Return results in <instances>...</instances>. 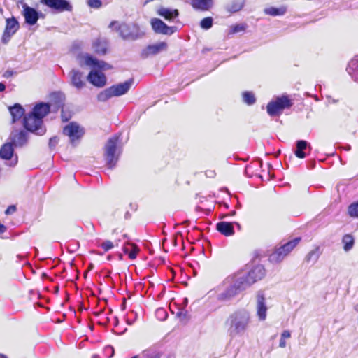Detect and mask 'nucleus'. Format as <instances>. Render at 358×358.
I'll use <instances>...</instances> for the list:
<instances>
[{"label":"nucleus","mask_w":358,"mask_h":358,"mask_svg":"<svg viewBox=\"0 0 358 358\" xmlns=\"http://www.w3.org/2000/svg\"><path fill=\"white\" fill-rule=\"evenodd\" d=\"M50 112V105L41 102L33 108L32 111L25 115L23 118L24 129L38 136L43 135L46 129L43 125V119Z\"/></svg>","instance_id":"1"},{"label":"nucleus","mask_w":358,"mask_h":358,"mask_svg":"<svg viewBox=\"0 0 358 358\" xmlns=\"http://www.w3.org/2000/svg\"><path fill=\"white\" fill-rule=\"evenodd\" d=\"M227 322L230 336H242L249 328L251 322L250 314L245 309L237 310L229 315Z\"/></svg>","instance_id":"2"},{"label":"nucleus","mask_w":358,"mask_h":358,"mask_svg":"<svg viewBox=\"0 0 358 358\" xmlns=\"http://www.w3.org/2000/svg\"><path fill=\"white\" fill-rule=\"evenodd\" d=\"M109 28H113L123 40L134 41L142 38L145 36V31L135 22H121L112 21Z\"/></svg>","instance_id":"3"},{"label":"nucleus","mask_w":358,"mask_h":358,"mask_svg":"<svg viewBox=\"0 0 358 358\" xmlns=\"http://www.w3.org/2000/svg\"><path fill=\"white\" fill-rule=\"evenodd\" d=\"M226 287L225 289L217 294V299L220 302H227L238 295L241 292L245 290L238 281L236 275L228 276L222 282Z\"/></svg>","instance_id":"4"},{"label":"nucleus","mask_w":358,"mask_h":358,"mask_svg":"<svg viewBox=\"0 0 358 358\" xmlns=\"http://www.w3.org/2000/svg\"><path fill=\"white\" fill-rule=\"evenodd\" d=\"M234 275L244 289H246L257 281L264 278L266 275V270L262 265H257L248 273L238 272Z\"/></svg>","instance_id":"5"},{"label":"nucleus","mask_w":358,"mask_h":358,"mask_svg":"<svg viewBox=\"0 0 358 358\" xmlns=\"http://www.w3.org/2000/svg\"><path fill=\"white\" fill-rule=\"evenodd\" d=\"M134 83V78H130L124 83L113 85L101 91L97 95V100L101 102H105L113 96L124 95L128 92Z\"/></svg>","instance_id":"6"},{"label":"nucleus","mask_w":358,"mask_h":358,"mask_svg":"<svg viewBox=\"0 0 358 358\" xmlns=\"http://www.w3.org/2000/svg\"><path fill=\"white\" fill-rule=\"evenodd\" d=\"M118 141L119 136H113L107 141L104 147V157L106 166L110 170L115 167L121 155V150L117 148Z\"/></svg>","instance_id":"7"},{"label":"nucleus","mask_w":358,"mask_h":358,"mask_svg":"<svg viewBox=\"0 0 358 358\" xmlns=\"http://www.w3.org/2000/svg\"><path fill=\"white\" fill-rule=\"evenodd\" d=\"M292 103L287 96L278 97L267 105V113L271 117L278 116L284 109L292 106Z\"/></svg>","instance_id":"8"},{"label":"nucleus","mask_w":358,"mask_h":358,"mask_svg":"<svg viewBox=\"0 0 358 358\" xmlns=\"http://www.w3.org/2000/svg\"><path fill=\"white\" fill-rule=\"evenodd\" d=\"M63 133L69 136L70 143L76 145L84 135V129L76 122H72L64 127Z\"/></svg>","instance_id":"9"},{"label":"nucleus","mask_w":358,"mask_h":358,"mask_svg":"<svg viewBox=\"0 0 358 358\" xmlns=\"http://www.w3.org/2000/svg\"><path fill=\"white\" fill-rule=\"evenodd\" d=\"M40 2L50 8L55 13L73 10V6L68 0H41Z\"/></svg>","instance_id":"10"},{"label":"nucleus","mask_w":358,"mask_h":358,"mask_svg":"<svg viewBox=\"0 0 358 358\" xmlns=\"http://www.w3.org/2000/svg\"><path fill=\"white\" fill-rule=\"evenodd\" d=\"M69 84L78 91H80L86 86L87 77L83 72L78 69H73L69 73Z\"/></svg>","instance_id":"11"},{"label":"nucleus","mask_w":358,"mask_h":358,"mask_svg":"<svg viewBox=\"0 0 358 358\" xmlns=\"http://www.w3.org/2000/svg\"><path fill=\"white\" fill-rule=\"evenodd\" d=\"M150 24L156 34L171 36L177 31L176 27H169L159 18L151 19Z\"/></svg>","instance_id":"12"},{"label":"nucleus","mask_w":358,"mask_h":358,"mask_svg":"<svg viewBox=\"0 0 358 358\" xmlns=\"http://www.w3.org/2000/svg\"><path fill=\"white\" fill-rule=\"evenodd\" d=\"M19 28V23L14 17L6 19V27L1 38L2 43L3 44L8 43L12 36L15 34Z\"/></svg>","instance_id":"13"},{"label":"nucleus","mask_w":358,"mask_h":358,"mask_svg":"<svg viewBox=\"0 0 358 358\" xmlns=\"http://www.w3.org/2000/svg\"><path fill=\"white\" fill-rule=\"evenodd\" d=\"M268 308L266 304V299L262 291H259L257 294L256 311L257 316L260 321H264L266 318Z\"/></svg>","instance_id":"14"},{"label":"nucleus","mask_w":358,"mask_h":358,"mask_svg":"<svg viewBox=\"0 0 358 358\" xmlns=\"http://www.w3.org/2000/svg\"><path fill=\"white\" fill-rule=\"evenodd\" d=\"M167 49V43L165 42H159L155 44L149 45L145 48L143 49L141 52V57L143 59L148 58L152 55H156L160 52Z\"/></svg>","instance_id":"15"},{"label":"nucleus","mask_w":358,"mask_h":358,"mask_svg":"<svg viewBox=\"0 0 358 358\" xmlns=\"http://www.w3.org/2000/svg\"><path fill=\"white\" fill-rule=\"evenodd\" d=\"M87 80L98 87H102L106 84V76L96 71H91L87 76Z\"/></svg>","instance_id":"16"},{"label":"nucleus","mask_w":358,"mask_h":358,"mask_svg":"<svg viewBox=\"0 0 358 358\" xmlns=\"http://www.w3.org/2000/svg\"><path fill=\"white\" fill-rule=\"evenodd\" d=\"M23 15L25 22L29 25H34L39 19V13L34 8L27 4L23 6Z\"/></svg>","instance_id":"17"},{"label":"nucleus","mask_w":358,"mask_h":358,"mask_svg":"<svg viewBox=\"0 0 358 358\" xmlns=\"http://www.w3.org/2000/svg\"><path fill=\"white\" fill-rule=\"evenodd\" d=\"M84 59L87 66L98 68L99 69H109L110 68V65L108 64L103 61H99L89 54H86L84 56Z\"/></svg>","instance_id":"18"},{"label":"nucleus","mask_w":358,"mask_h":358,"mask_svg":"<svg viewBox=\"0 0 358 358\" xmlns=\"http://www.w3.org/2000/svg\"><path fill=\"white\" fill-rule=\"evenodd\" d=\"M12 143L15 146H23L27 142V132L24 130L13 131L11 134Z\"/></svg>","instance_id":"19"},{"label":"nucleus","mask_w":358,"mask_h":358,"mask_svg":"<svg viewBox=\"0 0 358 358\" xmlns=\"http://www.w3.org/2000/svg\"><path fill=\"white\" fill-rule=\"evenodd\" d=\"M157 13L168 21H171L179 15V12L177 9H171L164 7L159 8Z\"/></svg>","instance_id":"20"},{"label":"nucleus","mask_w":358,"mask_h":358,"mask_svg":"<svg viewBox=\"0 0 358 358\" xmlns=\"http://www.w3.org/2000/svg\"><path fill=\"white\" fill-rule=\"evenodd\" d=\"M216 229L225 236H231L234 234V227L231 222H220L216 224Z\"/></svg>","instance_id":"21"},{"label":"nucleus","mask_w":358,"mask_h":358,"mask_svg":"<svg viewBox=\"0 0 358 358\" xmlns=\"http://www.w3.org/2000/svg\"><path fill=\"white\" fill-rule=\"evenodd\" d=\"M8 109L12 116L13 122L19 120L22 116L24 117V109L19 103H15L14 106H10Z\"/></svg>","instance_id":"22"},{"label":"nucleus","mask_w":358,"mask_h":358,"mask_svg":"<svg viewBox=\"0 0 358 358\" xmlns=\"http://www.w3.org/2000/svg\"><path fill=\"white\" fill-rule=\"evenodd\" d=\"M50 99L56 109L62 108L64 105L65 95L61 92H55L50 94Z\"/></svg>","instance_id":"23"},{"label":"nucleus","mask_w":358,"mask_h":358,"mask_svg":"<svg viewBox=\"0 0 358 358\" xmlns=\"http://www.w3.org/2000/svg\"><path fill=\"white\" fill-rule=\"evenodd\" d=\"M287 255L282 251L281 246L275 249L268 257V260L273 264H278L281 262Z\"/></svg>","instance_id":"24"},{"label":"nucleus","mask_w":358,"mask_h":358,"mask_svg":"<svg viewBox=\"0 0 358 358\" xmlns=\"http://www.w3.org/2000/svg\"><path fill=\"white\" fill-rule=\"evenodd\" d=\"M12 143L3 144L0 148V157L3 159H10L13 156V146Z\"/></svg>","instance_id":"25"},{"label":"nucleus","mask_w":358,"mask_h":358,"mask_svg":"<svg viewBox=\"0 0 358 358\" xmlns=\"http://www.w3.org/2000/svg\"><path fill=\"white\" fill-rule=\"evenodd\" d=\"M213 5V0H192V7L201 10H208Z\"/></svg>","instance_id":"26"},{"label":"nucleus","mask_w":358,"mask_h":358,"mask_svg":"<svg viewBox=\"0 0 358 358\" xmlns=\"http://www.w3.org/2000/svg\"><path fill=\"white\" fill-rule=\"evenodd\" d=\"M139 251L138 246L133 243L127 241L123 247V252L129 255L131 259H134Z\"/></svg>","instance_id":"27"},{"label":"nucleus","mask_w":358,"mask_h":358,"mask_svg":"<svg viewBox=\"0 0 358 358\" xmlns=\"http://www.w3.org/2000/svg\"><path fill=\"white\" fill-rule=\"evenodd\" d=\"M321 250L320 246H315L313 249L310 250L305 257V262L307 263L315 264L318 260L321 255Z\"/></svg>","instance_id":"28"},{"label":"nucleus","mask_w":358,"mask_h":358,"mask_svg":"<svg viewBox=\"0 0 358 358\" xmlns=\"http://www.w3.org/2000/svg\"><path fill=\"white\" fill-rule=\"evenodd\" d=\"M308 143L305 140H299L296 142V150L294 151L295 155L300 159L306 157V155L304 150L308 148Z\"/></svg>","instance_id":"29"},{"label":"nucleus","mask_w":358,"mask_h":358,"mask_svg":"<svg viewBox=\"0 0 358 358\" xmlns=\"http://www.w3.org/2000/svg\"><path fill=\"white\" fill-rule=\"evenodd\" d=\"M245 2V0H232L231 2L227 6L226 9L231 13H236L243 8Z\"/></svg>","instance_id":"30"},{"label":"nucleus","mask_w":358,"mask_h":358,"mask_svg":"<svg viewBox=\"0 0 358 358\" xmlns=\"http://www.w3.org/2000/svg\"><path fill=\"white\" fill-rule=\"evenodd\" d=\"M162 354L157 350L148 348L141 353V358H161Z\"/></svg>","instance_id":"31"},{"label":"nucleus","mask_w":358,"mask_h":358,"mask_svg":"<svg viewBox=\"0 0 358 358\" xmlns=\"http://www.w3.org/2000/svg\"><path fill=\"white\" fill-rule=\"evenodd\" d=\"M300 241L301 238L297 237L287 242V243L281 246V248H282V251H285V253L288 255L289 252L299 243Z\"/></svg>","instance_id":"32"},{"label":"nucleus","mask_w":358,"mask_h":358,"mask_svg":"<svg viewBox=\"0 0 358 358\" xmlns=\"http://www.w3.org/2000/svg\"><path fill=\"white\" fill-rule=\"evenodd\" d=\"M264 12L266 14L272 15V16L282 15L285 13L286 8H283V7L279 8L271 7V8H266L264 10Z\"/></svg>","instance_id":"33"},{"label":"nucleus","mask_w":358,"mask_h":358,"mask_svg":"<svg viewBox=\"0 0 358 358\" xmlns=\"http://www.w3.org/2000/svg\"><path fill=\"white\" fill-rule=\"evenodd\" d=\"M342 242L344 244L343 249L345 251L351 250L354 245V238L350 234H346L343 237Z\"/></svg>","instance_id":"34"},{"label":"nucleus","mask_w":358,"mask_h":358,"mask_svg":"<svg viewBox=\"0 0 358 358\" xmlns=\"http://www.w3.org/2000/svg\"><path fill=\"white\" fill-rule=\"evenodd\" d=\"M93 46H94V51L98 54L105 55L107 52L106 45L99 40H96L94 43Z\"/></svg>","instance_id":"35"},{"label":"nucleus","mask_w":358,"mask_h":358,"mask_svg":"<svg viewBox=\"0 0 358 358\" xmlns=\"http://www.w3.org/2000/svg\"><path fill=\"white\" fill-rule=\"evenodd\" d=\"M243 100L248 105H252L255 103L256 99L252 92H245L243 93Z\"/></svg>","instance_id":"36"},{"label":"nucleus","mask_w":358,"mask_h":358,"mask_svg":"<svg viewBox=\"0 0 358 358\" xmlns=\"http://www.w3.org/2000/svg\"><path fill=\"white\" fill-rule=\"evenodd\" d=\"M213 20L210 17L203 18L201 22L200 26L203 29H208L213 26Z\"/></svg>","instance_id":"37"},{"label":"nucleus","mask_w":358,"mask_h":358,"mask_svg":"<svg viewBox=\"0 0 358 358\" xmlns=\"http://www.w3.org/2000/svg\"><path fill=\"white\" fill-rule=\"evenodd\" d=\"M348 213L351 217H358V203H352L348 207Z\"/></svg>","instance_id":"38"},{"label":"nucleus","mask_w":358,"mask_h":358,"mask_svg":"<svg viewBox=\"0 0 358 358\" xmlns=\"http://www.w3.org/2000/svg\"><path fill=\"white\" fill-rule=\"evenodd\" d=\"M246 24H238L234 25L231 27V30L229 34H236L238 32L243 31L245 30Z\"/></svg>","instance_id":"39"},{"label":"nucleus","mask_w":358,"mask_h":358,"mask_svg":"<svg viewBox=\"0 0 358 358\" xmlns=\"http://www.w3.org/2000/svg\"><path fill=\"white\" fill-rule=\"evenodd\" d=\"M87 3L92 8L99 9L102 6L101 0H87Z\"/></svg>","instance_id":"40"},{"label":"nucleus","mask_w":358,"mask_h":358,"mask_svg":"<svg viewBox=\"0 0 358 358\" xmlns=\"http://www.w3.org/2000/svg\"><path fill=\"white\" fill-rule=\"evenodd\" d=\"M156 316L159 320H164L167 317V313L164 308H158L156 310Z\"/></svg>","instance_id":"41"},{"label":"nucleus","mask_w":358,"mask_h":358,"mask_svg":"<svg viewBox=\"0 0 358 358\" xmlns=\"http://www.w3.org/2000/svg\"><path fill=\"white\" fill-rule=\"evenodd\" d=\"M101 247L103 249L105 252H107L112 248H113L114 245L110 241H105L101 244Z\"/></svg>","instance_id":"42"},{"label":"nucleus","mask_w":358,"mask_h":358,"mask_svg":"<svg viewBox=\"0 0 358 358\" xmlns=\"http://www.w3.org/2000/svg\"><path fill=\"white\" fill-rule=\"evenodd\" d=\"M59 142V138L57 136H53L49 140V148L50 149H55Z\"/></svg>","instance_id":"43"},{"label":"nucleus","mask_w":358,"mask_h":358,"mask_svg":"<svg viewBox=\"0 0 358 358\" xmlns=\"http://www.w3.org/2000/svg\"><path fill=\"white\" fill-rule=\"evenodd\" d=\"M195 210L198 213L199 215H208L210 213V212L211 211V209H210V208L203 209L199 206H196L195 208Z\"/></svg>","instance_id":"44"},{"label":"nucleus","mask_w":358,"mask_h":358,"mask_svg":"<svg viewBox=\"0 0 358 358\" xmlns=\"http://www.w3.org/2000/svg\"><path fill=\"white\" fill-rule=\"evenodd\" d=\"M16 211V206L15 205L10 206L5 211L6 215H11Z\"/></svg>","instance_id":"45"},{"label":"nucleus","mask_w":358,"mask_h":358,"mask_svg":"<svg viewBox=\"0 0 358 358\" xmlns=\"http://www.w3.org/2000/svg\"><path fill=\"white\" fill-rule=\"evenodd\" d=\"M280 337L284 339L289 338L291 337V333L289 330H285L281 334Z\"/></svg>","instance_id":"46"},{"label":"nucleus","mask_w":358,"mask_h":358,"mask_svg":"<svg viewBox=\"0 0 358 358\" xmlns=\"http://www.w3.org/2000/svg\"><path fill=\"white\" fill-rule=\"evenodd\" d=\"M14 71L13 70H7L3 74V77L6 78H8L11 77L14 74Z\"/></svg>","instance_id":"47"},{"label":"nucleus","mask_w":358,"mask_h":358,"mask_svg":"<svg viewBox=\"0 0 358 358\" xmlns=\"http://www.w3.org/2000/svg\"><path fill=\"white\" fill-rule=\"evenodd\" d=\"M206 176L208 178H214L215 176V172L213 170H208L206 171Z\"/></svg>","instance_id":"48"},{"label":"nucleus","mask_w":358,"mask_h":358,"mask_svg":"<svg viewBox=\"0 0 358 358\" xmlns=\"http://www.w3.org/2000/svg\"><path fill=\"white\" fill-rule=\"evenodd\" d=\"M286 339H284V338H282L280 337V343H279V347L282 348H284L286 347V341H285Z\"/></svg>","instance_id":"49"},{"label":"nucleus","mask_w":358,"mask_h":358,"mask_svg":"<svg viewBox=\"0 0 358 358\" xmlns=\"http://www.w3.org/2000/svg\"><path fill=\"white\" fill-rule=\"evenodd\" d=\"M6 230V227L2 224H0V234H3V232H5Z\"/></svg>","instance_id":"50"},{"label":"nucleus","mask_w":358,"mask_h":358,"mask_svg":"<svg viewBox=\"0 0 358 358\" xmlns=\"http://www.w3.org/2000/svg\"><path fill=\"white\" fill-rule=\"evenodd\" d=\"M6 89V85L3 83H0V92H3Z\"/></svg>","instance_id":"51"},{"label":"nucleus","mask_w":358,"mask_h":358,"mask_svg":"<svg viewBox=\"0 0 358 358\" xmlns=\"http://www.w3.org/2000/svg\"><path fill=\"white\" fill-rule=\"evenodd\" d=\"M343 148L345 150L349 151L351 149V146L350 145H346Z\"/></svg>","instance_id":"52"},{"label":"nucleus","mask_w":358,"mask_h":358,"mask_svg":"<svg viewBox=\"0 0 358 358\" xmlns=\"http://www.w3.org/2000/svg\"><path fill=\"white\" fill-rule=\"evenodd\" d=\"M131 358H141V354L139 355H135V356H133Z\"/></svg>","instance_id":"53"},{"label":"nucleus","mask_w":358,"mask_h":358,"mask_svg":"<svg viewBox=\"0 0 358 358\" xmlns=\"http://www.w3.org/2000/svg\"><path fill=\"white\" fill-rule=\"evenodd\" d=\"M223 204L224 205V206H225L226 208H228V205H227V203H223Z\"/></svg>","instance_id":"54"},{"label":"nucleus","mask_w":358,"mask_h":358,"mask_svg":"<svg viewBox=\"0 0 358 358\" xmlns=\"http://www.w3.org/2000/svg\"><path fill=\"white\" fill-rule=\"evenodd\" d=\"M43 17V15L41 13H39V17Z\"/></svg>","instance_id":"55"},{"label":"nucleus","mask_w":358,"mask_h":358,"mask_svg":"<svg viewBox=\"0 0 358 358\" xmlns=\"http://www.w3.org/2000/svg\"><path fill=\"white\" fill-rule=\"evenodd\" d=\"M123 236L124 238H127V236L126 234H124Z\"/></svg>","instance_id":"56"},{"label":"nucleus","mask_w":358,"mask_h":358,"mask_svg":"<svg viewBox=\"0 0 358 358\" xmlns=\"http://www.w3.org/2000/svg\"><path fill=\"white\" fill-rule=\"evenodd\" d=\"M229 199H231L232 197L228 194Z\"/></svg>","instance_id":"57"},{"label":"nucleus","mask_w":358,"mask_h":358,"mask_svg":"<svg viewBox=\"0 0 358 358\" xmlns=\"http://www.w3.org/2000/svg\"><path fill=\"white\" fill-rule=\"evenodd\" d=\"M280 150H278L277 155H278L280 154Z\"/></svg>","instance_id":"58"}]
</instances>
